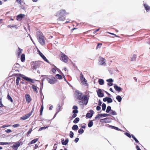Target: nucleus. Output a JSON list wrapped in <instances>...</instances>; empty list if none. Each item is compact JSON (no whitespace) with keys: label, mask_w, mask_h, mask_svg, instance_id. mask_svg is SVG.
<instances>
[{"label":"nucleus","mask_w":150,"mask_h":150,"mask_svg":"<svg viewBox=\"0 0 150 150\" xmlns=\"http://www.w3.org/2000/svg\"><path fill=\"white\" fill-rule=\"evenodd\" d=\"M75 97L78 100H83L84 104L86 105L88 102L89 98L87 95L82 96V93L79 90H76L75 92Z\"/></svg>","instance_id":"nucleus-1"},{"label":"nucleus","mask_w":150,"mask_h":150,"mask_svg":"<svg viewBox=\"0 0 150 150\" xmlns=\"http://www.w3.org/2000/svg\"><path fill=\"white\" fill-rule=\"evenodd\" d=\"M38 40L42 45H44L45 44V37L43 34L40 31H38L37 33Z\"/></svg>","instance_id":"nucleus-2"},{"label":"nucleus","mask_w":150,"mask_h":150,"mask_svg":"<svg viewBox=\"0 0 150 150\" xmlns=\"http://www.w3.org/2000/svg\"><path fill=\"white\" fill-rule=\"evenodd\" d=\"M46 79L48 82L51 84H54L57 81V80L54 77H47Z\"/></svg>","instance_id":"nucleus-3"},{"label":"nucleus","mask_w":150,"mask_h":150,"mask_svg":"<svg viewBox=\"0 0 150 150\" xmlns=\"http://www.w3.org/2000/svg\"><path fill=\"white\" fill-rule=\"evenodd\" d=\"M20 76L23 79H24L25 80L28 81H30L32 83H34V82L33 81V80L30 78L28 77H26L24 75H23V74H16V76Z\"/></svg>","instance_id":"nucleus-4"},{"label":"nucleus","mask_w":150,"mask_h":150,"mask_svg":"<svg viewBox=\"0 0 150 150\" xmlns=\"http://www.w3.org/2000/svg\"><path fill=\"white\" fill-rule=\"evenodd\" d=\"M67 13L66 12V11L64 9H61L59 11L57 14V16H64L67 15Z\"/></svg>","instance_id":"nucleus-5"},{"label":"nucleus","mask_w":150,"mask_h":150,"mask_svg":"<svg viewBox=\"0 0 150 150\" xmlns=\"http://www.w3.org/2000/svg\"><path fill=\"white\" fill-rule=\"evenodd\" d=\"M80 79L81 82L82 84L85 86H86L87 85V80L85 79V78L83 77V75L82 73H81L80 74Z\"/></svg>","instance_id":"nucleus-6"},{"label":"nucleus","mask_w":150,"mask_h":150,"mask_svg":"<svg viewBox=\"0 0 150 150\" xmlns=\"http://www.w3.org/2000/svg\"><path fill=\"white\" fill-rule=\"evenodd\" d=\"M67 59L68 57L67 56L64 54L62 53V54L60 57V59L62 61L65 63H66L68 61Z\"/></svg>","instance_id":"nucleus-7"},{"label":"nucleus","mask_w":150,"mask_h":150,"mask_svg":"<svg viewBox=\"0 0 150 150\" xmlns=\"http://www.w3.org/2000/svg\"><path fill=\"white\" fill-rule=\"evenodd\" d=\"M110 115L107 114H98L96 117H95V119H97V118H100V117H105L106 116H109Z\"/></svg>","instance_id":"nucleus-8"},{"label":"nucleus","mask_w":150,"mask_h":150,"mask_svg":"<svg viewBox=\"0 0 150 150\" xmlns=\"http://www.w3.org/2000/svg\"><path fill=\"white\" fill-rule=\"evenodd\" d=\"M19 65L18 64H14L13 67L12 72L17 71L19 72L18 70V68L19 67Z\"/></svg>","instance_id":"nucleus-9"},{"label":"nucleus","mask_w":150,"mask_h":150,"mask_svg":"<svg viewBox=\"0 0 150 150\" xmlns=\"http://www.w3.org/2000/svg\"><path fill=\"white\" fill-rule=\"evenodd\" d=\"M89 111L90 113H87L86 115V117L90 118L92 117L94 113V112L92 110H90Z\"/></svg>","instance_id":"nucleus-10"},{"label":"nucleus","mask_w":150,"mask_h":150,"mask_svg":"<svg viewBox=\"0 0 150 150\" xmlns=\"http://www.w3.org/2000/svg\"><path fill=\"white\" fill-rule=\"evenodd\" d=\"M105 62V59L101 57L100 58L99 64L100 65H105L106 64Z\"/></svg>","instance_id":"nucleus-11"},{"label":"nucleus","mask_w":150,"mask_h":150,"mask_svg":"<svg viewBox=\"0 0 150 150\" xmlns=\"http://www.w3.org/2000/svg\"><path fill=\"white\" fill-rule=\"evenodd\" d=\"M32 115V112H29V113L25 115V116L21 117V119L25 120L28 118Z\"/></svg>","instance_id":"nucleus-12"},{"label":"nucleus","mask_w":150,"mask_h":150,"mask_svg":"<svg viewBox=\"0 0 150 150\" xmlns=\"http://www.w3.org/2000/svg\"><path fill=\"white\" fill-rule=\"evenodd\" d=\"M20 146V143L18 142L16 143H15L12 146V148L13 149V150H17L18 148Z\"/></svg>","instance_id":"nucleus-13"},{"label":"nucleus","mask_w":150,"mask_h":150,"mask_svg":"<svg viewBox=\"0 0 150 150\" xmlns=\"http://www.w3.org/2000/svg\"><path fill=\"white\" fill-rule=\"evenodd\" d=\"M25 16L24 14H20L17 16V20L18 21H20L22 20V18H24Z\"/></svg>","instance_id":"nucleus-14"},{"label":"nucleus","mask_w":150,"mask_h":150,"mask_svg":"<svg viewBox=\"0 0 150 150\" xmlns=\"http://www.w3.org/2000/svg\"><path fill=\"white\" fill-rule=\"evenodd\" d=\"M97 93L98 97H102L104 96V94L102 93V90L100 89H99Z\"/></svg>","instance_id":"nucleus-15"},{"label":"nucleus","mask_w":150,"mask_h":150,"mask_svg":"<svg viewBox=\"0 0 150 150\" xmlns=\"http://www.w3.org/2000/svg\"><path fill=\"white\" fill-rule=\"evenodd\" d=\"M114 87L115 89L118 92H120L122 90V89L120 87L118 86L116 84L114 85Z\"/></svg>","instance_id":"nucleus-16"},{"label":"nucleus","mask_w":150,"mask_h":150,"mask_svg":"<svg viewBox=\"0 0 150 150\" xmlns=\"http://www.w3.org/2000/svg\"><path fill=\"white\" fill-rule=\"evenodd\" d=\"M25 97L26 102L28 103H30L31 100L30 95L28 94H27L25 95Z\"/></svg>","instance_id":"nucleus-17"},{"label":"nucleus","mask_w":150,"mask_h":150,"mask_svg":"<svg viewBox=\"0 0 150 150\" xmlns=\"http://www.w3.org/2000/svg\"><path fill=\"white\" fill-rule=\"evenodd\" d=\"M61 140V142L62 144L64 145H66L69 142V139H66L65 140V141H64V139H62Z\"/></svg>","instance_id":"nucleus-18"},{"label":"nucleus","mask_w":150,"mask_h":150,"mask_svg":"<svg viewBox=\"0 0 150 150\" xmlns=\"http://www.w3.org/2000/svg\"><path fill=\"white\" fill-rule=\"evenodd\" d=\"M145 9L147 12H148L150 10V6H149L147 4H144Z\"/></svg>","instance_id":"nucleus-19"},{"label":"nucleus","mask_w":150,"mask_h":150,"mask_svg":"<svg viewBox=\"0 0 150 150\" xmlns=\"http://www.w3.org/2000/svg\"><path fill=\"white\" fill-rule=\"evenodd\" d=\"M39 55L44 61L47 62H49L48 60L42 54V53H40Z\"/></svg>","instance_id":"nucleus-20"},{"label":"nucleus","mask_w":150,"mask_h":150,"mask_svg":"<svg viewBox=\"0 0 150 150\" xmlns=\"http://www.w3.org/2000/svg\"><path fill=\"white\" fill-rule=\"evenodd\" d=\"M32 88L33 89V91L35 92L36 93H38V91L37 88V87L36 86L32 84Z\"/></svg>","instance_id":"nucleus-21"},{"label":"nucleus","mask_w":150,"mask_h":150,"mask_svg":"<svg viewBox=\"0 0 150 150\" xmlns=\"http://www.w3.org/2000/svg\"><path fill=\"white\" fill-rule=\"evenodd\" d=\"M98 82L100 85H102L104 84V80L102 79H99L98 81Z\"/></svg>","instance_id":"nucleus-22"},{"label":"nucleus","mask_w":150,"mask_h":150,"mask_svg":"<svg viewBox=\"0 0 150 150\" xmlns=\"http://www.w3.org/2000/svg\"><path fill=\"white\" fill-rule=\"evenodd\" d=\"M59 17L57 19V20L58 21H63L65 20L66 18L65 17H64V16Z\"/></svg>","instance_id":"nucleus-23"},{"label":"nucleus","mask_w":150,"mask_h":150,"mask_svg":"<svg viewBox=\"0 0 150 150\" xmlns=\"http://www.w3.org/2000/svg\"><path fill=\"white\" fill-rule=\"evenodd\" d=\"M109 127L110 128H111L112 129H115L117 130L120 131H122V130L120 129H119L118 127L113 126L110 125Z\"/></svg>","instance_id":"nucleus-24"},{"label":"nucleus","mask_w":150,"mask_h":150,"mask_svg":"<svg viewBox=\"0 0 150 150\" xmlns=\"http://www.w3.org/2000/svg\"><path fill=\"white\" fill-rule=\"evenodd\" d=\"M38 139L37 138L33 140H32L29 143L28 145L34 144L38 141Z\"/></svg>","instance_id":"nucleus-25"},{"label":"nucleus","mask_w":150,"mask_h":150,"mask_svg":"<svg viewBox=\"0 0 150 150\" xmlns=\"http://www.w3.org/2000/svg\"><path fill=\"white\" fill-rule=\"evenodd\" d=\"M25 55L24 54H22L21 56V59L22 62H23L25 60Z\"/></svg>","instance_id":"nucleus-26"},{"label":"nucleus","mask_w":150,"mask_h":150,"mask_svg":"<svg viewBox=\"0 0 150 150\" xmlns=\"http://www.w3.org/2000/svg\"><path fill=\"white\" fill-rule=\"evenodd\" d=\"M137 58V55L136 54H133L132 57L131 61H134Z\"/></svg>","instance_id":"nucleus-27"},{"label":"nucleus","mask_w":150,"mask_h":150,"mask_svg":"<svg viewBox=\"0 0 150 150\" xmlns=\"http://www.w3.org/2000/svg\"><path fill=\"white\" fill-rule=\"evenodd\" d=\"M18 50L17 52V54L18 55V56L19 57L21 54L22 53L23 51V50L21 49V48H20L19 47H18Z\"/></svg>","instance_id":"nucleus-28"},{"label":"nucleus","mask_w":150,"mask_h":150,"mask_svg":"<svg viewBox=\"0 0 150 150\" xmlns=\"http://www.w3.org/2000/svg\"><path fill=\"white\" fill-rule=\"evenodd\" d=\"M93 125V122L92 120H90L88 124V126L89 127H91Z\"/></svg>","instance_id":"nucleus-29"},{"label":"nucleus","mask_w":150,"mask_h":150,"mask_svg":"<svg viewBox=\"0 0 150 150\" xmlns=\"http://www.w3.org/2000/svg\"><path fill=\"white\" fill-rule=\"evenodd\" d=\"M78 126L76 125H74L72 127V129L73 130H77L78 129Z\"/></svg>","instance_id":"nucleus-30"},{"label":"nucleus","mask_w":150,"mask_h":150,"mask_svg":"<svg viewBox=\"0 0 150 150\" xmlns=\"http://www.w3.org/2000/svg\"><path fill=\"white\" fill-rule=\"evenodd\" d=\"M116 98L119 102H120L122 100V98L120 96H116Z\"/></svg>","instance_id":"nucleus-31"},{"label":"nucleus","mask_w":150,"mask_h":150,"mask_svg":"<svg viewBox=\"0 0 150 150\" xmlns=\"http://www.w3.org/2000/svg\"><path fill=\"white\" fill-rule=\"evenodd\" d=\"M79 117L76 118L73 121L74 123L76 124L79 121Z\"/></svg>","instance_id":"nucleus-32"},{"label":"nucleus","mask_w":150,"mask_h":150,"mask_svg":"<svg viewBox=\"0 0 150 150\" xmlns=\"http://www.w3.org/2000/svg\"><path fill=\"white\" fill-rule=\"evenodd\" d=\"M111 107L110 106H108L107 107L106 111V112L107 113H109L110 111H111Z\"/></svg>","instance_id":"nucleus-33"},{"label":"nucleus","mask_w":150,"mask_h":150,"mask_svg":"<svg viewBox=\"0 0 150 150\" xmlns=\"http://www.w3.org/2000/svg\"><path fill=\"white\" fill-rule=\"evenodd\" d=\"M109 119L108 118H105L103 119H102L100 120V122H102V120H103V122L105 123L108 122V120H109Z\"/></svg>","instance_id":"nucleus-34"},{"label":"nucleus","mask_w":150,"mask_h":150,"mask_svg":"<svg viewBox=\"0 0 150 150\" xmlns=\"http://www.w3.org/2000/svg\"><path fill=\"white\" fill-rule=\"evenodd\" d=\"M55 77L56 78L58 79H62V76L59 74H57L55 76Z\"/></svg>","instance_id":"nucleus-35"},{"label":"nucleus","mask_w":150,"mask_h":150,"mask_svg":"<svg viewBox=\"0 0 150 150\" xmlns=\"http://www.w3.org/2000/svg\"><path fill=\"white\" fill-rule=\"evenodd\" d=\"M20 79H21L20 78V77H17V78L16 80V85H18L19 81Z\"/></svg>","instance_id":"nucleus-36"},{"label":"nucleus","mask_w":150,"mask_h":150,"mask_svg":"<svg viewBox=\"0 0 150 150\" xmlns=\"http://www.w3.org/2000/svg\"><path fill=\"white\" fill-rule=\"evenodd\" d=\"M102 109L103 110H105L106 108V104L105 103H103L102 105Z\"/></svg>","instance_id":"nucleus-37"},{"label":"nucleus","mask_w":150,"mask_h":150,"mask_svg":"<svg viewBox=\"0 0 150 150\" xmlns=\"http://www.w3.org/2000/svg\"><path fill=\"white\" fill-rule=\"evenodd\" d=\"M7 98L11 102H13V100L12 98L9 95H8L7 96Z\"/></svg>","instance_id":"nucleus-38"},{"label":"nucleus","mask_w":150,"mask_h":150,"mask_svg":"<svg viewBox=\"0 0 150 150\" xmlns=\"http://www.w3.org/2000/svg\"><path fill=\"white\" fill-rule=\"evenodd\" d=\"M43 105H42L41 106L40 109V114L41 115H42V112L43 110Z\"/></svg>","instance_id":"nucleus-39"},{"label":"nucleus","mask_w":150,"mask_h":150,"mask_svg":"<svg viewBox=\"0 0 150 150\" xmlns=\"http://www.w3.org/2000/svg\"><path fill=\"white\" fill-rule=\"evenodd\" d=\"M7 27L8 28H17V25H8L7 26Z\"/></svg>","instance_id":"nucleus-40"},{"label":"nucleus","mask_w":150,"mask_h":150,"mask_svg":"<svg viewBox=\"0 0 150 150\" xmlns=\"http://www.w3.org/2000/svg\"><path fill=\"white\" fill-rule=\"evenodd\" d=\"M112 100L111 98L108 97V99L107 103H110L112 102Z\"/></svg>","instance_id":"nucleus-41"},{"label":"nucleus","mask_w":150,"mask_h":150,"mask_svg":"<svg viewBox=\"0 0 150 150\" xmlns=\"http://www.w3.org/2000/svg\"><path fill=\"white\" fill-rule=\"evenodd\" d=\"M110 114L112 115H116L117 113L115 111L111 110L110 112Z\"/></svg>","instance_id":"nucleus-42"},{"label":"nucleus","mask_w":150,"mask_h":150,"mask_svg":"<svg viewBox=\"0 0 150 150\" xmlns=\"http://www.w3.org/2000/svg\"><path fill=\"white\" fill-rule=\"evenodd\" d=\"M74 133L72 131H70L69 136L70 138H72L74 137Z\"/></svg>","instance_id":"nucleus-43"},{"label":"nucleus","mask_w":150,"mask_h":150,"mask_svg":"<svg viewBox=\"0 0 150 150\" xmlns=\"http://www.w3.org/2000/svg\"><path fill=\"white\" fill-rule=\"evenodd\" d=\"M84 132V130L82 129H80L78 131V133L80 134L83 133Z\"/></svg>","instance_id":"nucleus-44"},{"label":"nucleus","mask_w":150,"mask_h":150,"mask_svg":"<svg viewBox=\"0 0 150 150\" xmlns=\"http://www.w3.org/2000/svg\"><path fill=\"white\" fill-rule=\"evenodd\" d=\"M10 144V143H9V142H0V145H1L9 144Z\"/></svg>","instance_id":"nucleus-45"},{"label":"nucleus","mask_w":150,"mask_h":150,"mask_svg":"<svg viewBox=\"0 0 150 150\" xmlns=\"http://www.w3.org/2000/svg\"><path fill=\"white\" fill-rule=\"evenodd\" d=\"M48 127V126L41 127L39 128L38 130L39 131H41L44 129H46Z\"/></svg>","instance_id":"nucleus-46"},{"label":"nucleus","mask_w":150,"mask_h":150,"mask_svg":"<svg viewBox=\"0 0 150 150\" xmlns=\"http://www.w3.org/2000/svg\"><path fill=\"white\" fill-rule=\"evenodd\" d=\"M106 81L109 83H112L113 81V80L112 79H107Z\"/></svg>","instance_id":"nucleus-47"},{"label":"nucleus","mask_w":150,"mask_h":150,"mask_svg":"<svg viewBox=\"0 0 150 150\" xmlns=\"http://www.w3.org/2000/svg\"><path fill=\"white\" fill-rule=\"evenodd\" d=\"M60 108V105H59L58 106V107L57 108V112H58L59 111H61Z\"/></svg>","instance_id":"nucleus-48"},{"label":"nucleus","mask_w":150,"mask_h":150,"mask_svg":"<svg viewBox=\"0 0 150 150\" xmlns=\"http://www.w3.org/2000/svg\"><path fill=\"white\" fill-rule=\"evenodd\" d=\"M72 112L73 114H76L78 113V111L77 110H74Z\"/></svg>","instance_id":"nucleus-49"},{"label":"nucleus","mask_w":150,"mask_h":150,"mask_svg":"<svg viewBox=\"0 0 150 150\" xmlns=\"http://www.w3.org/2000/svg\"><path fill=\"white\" fill-rule=\"evenodd\" d=\"M125 134L128 137H129V138L131 137V136L129 133H128L126 132L125 133Z\"/></svg>","instance_id":"nucleus-50"},{"label":"nucleus","mask_w":150,"mask_h":150,"mask_svg":"<svg viewBox=\"0 0 150 150\" xmlns=\"http://www.w3.org/2000/svg\"><path fill=\"white\" fill-rule=\"evenodd\" d=\"M57 144H55L54 145V146L53 148V149L52 150H56L57 149V146H56Z\"/></svg>","instance_id":"nucleus-51"},{"label":"nucleus","mask_w":150,"mask_h":150,"mask_svg":"<svg viewBox=\"0 0 150 150\" xmlns=\"http://www.w3.org/2000/svg\"><path fill=\"white\" fill-rule=\"evenodd\" d=\"M4 107V106L2 103V99L1 98H0V107Z\"/></svg>","instance_id":"nucleus-52"},{"label":"nucleus","mask_w":150,"mask_h":150,"mask_svg":"<svg viewBox=\"0 0 150 150\" xmlns=\"http://www.w3.org/2000/svg\"><path fill=\"white\" fill-rule=\"evenodd\" d=\"M102 44L101 43H98L97 46L96 48H100L102 45Z\"/></svg>","instance_id":"nucleus-53"},{"label":"nucleus","mask_w":150,"mask_h":150,"mask_svg":"<svg viewBox=\"0 0 150 150\" xmlns=\"http://www.w3.org/2000/svg\"><path fill=\"white\" fill-rule=\"evenodd\" d=\"M108 97H105L103 98V100L104 102H106V101H108Z\"/></svg>","instance_id":"nucleus-54"},{"label":"nucleus","mask_w":150,"mask_h":150,"mask_svg":"<svg viewBox=\"0 0 150 150\" xmlns=\"http://www.w3.org/2000/svg\"><path fill=\"white\" fill-rule=\"evenodd\" d=\"M19 124H14L13 125V127H17L19 126Z\"/></svg>","instance_id":"nucleus-55"},{"label":"nucleus","mask_w":150,"mask_h":150,"mask_svg":"<svg viewBox=\"0 0 150 150\" xmlns=\"http://www.w3.org/2000/svg\"><path fill=\"white\" fill-rule=\"evenodd\" d=\"M96 109L97 110L99 111L100 110L101 107H100V106H97L96 107Z\"/></svg>","instance_id":"nucleus-56"},{"label":"nucleus","mask_w":150,"mask_h":150,"mask_svg":"<svg viewBox=\"0 0 150 150\" xmlns=\"http://www.w3.org/2000/svg\"><path fill=\"white\" fill-rule=\"evenodd\" d=\"M5 132L6 133H10L11 132V130L10 129H7L5 130Z\"/></svg>","instance_id":"nucleus-57"},{"label":"nucleus","mask_w":150,"mask_h":150,"mask_svg":"<svg viewBox=\"0 0 150 150\" xmlns=\"http://www.w3.org/2000/svg\"><path fill=\"white\" fill-rule=\"evenodd\" d=\"M73 109L74 110H77L78 107L76 105H74L73 107Z\"/></svg>","instance_id":"nucleus-58"},{"label":"nucleus","mask_w":150,"mask_h":150,"mask_svg":"<svg viewBox=\"0 0 150 150\" xmlns=\"http://www.w3.org/2000/svg\"><path fill=\"white\" fill-rule=\"evenodd\" d=\"M32 131V128L30 129L27 132L28 134H30Z\"/></svg>","instance_id":"nucleus-59"},{"label":"nucleus","mask_w":150,"mask_h":150,"mask_svg":"<svg viewBox=\"0 0 150 150\" xmlns=\"http://www.w3.org/2000/svg\"><path fill=\"white\" fill-rule=\"evenodd\" d=\"M79 139L78 138H76L74 139V142L75 143H77L78 142V141H79Z\"/></svg>","instance_id":"nucleus-60"},{"label":"nucleus","mask_w":150,"mask_h":150,"mask_svg":"<svg viewBox=\"0 0 150 150\" xmlns=\"http://www.w3.org/2000/svg\"><path fill=\"white\" fill-rule=\"evenodd\" d=\"M9 126H10V125H4L1 127L4 128L6 127H8Z\"/></svg>","instance_id":"nucleus-61"},{"label":"nucleus","mask_w":150,"mask_h":150,"mask_svg":"<svg viewBox=\"0 0 150 150\" xmlns=\"http://www.w3.org/2000/svg\"><path fill=\"white\" fill-rule=\"evenodd\" d=\"M102 103V102L100 100H99L98 101V105L99 106H101Z\"/></svg>","instance_id":"nucleus-62"},{"label":"nucleus","mask_w":150,"mask_h":150,"mask_svg":"<svg viewBox=\"0 0 150 150\" xmlns=\"http://www.w3.org/2000/svg\"><path fill=\"white\" fill-rule=\"evenodd\" d=\"M76 116L77 115L76 114H74L72 116V118H74L76 117Z\"/></svg>","instance_id":"nucleus-63"},{"label":"nucleus","mask_w":150,"mask_h":150,"mask_svg":"<svg viewBox=\"0 0 150 150\" xmlns=\"http://www.w3.org/2000/svg\"><path fill=\"white\" fill-rule=\"evenodd\" d=\"M136 148L137 150H141L139 147L138 145H137L136 146Z\"/></svg>","instance_id":"nucleus-64"}]
</instances>
